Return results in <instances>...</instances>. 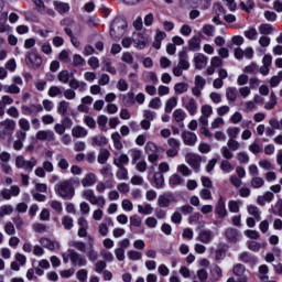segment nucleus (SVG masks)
Returning <instances> with one entry per match:
<instances>
[{
    "mask_svg": "<svg viewBox=\"0 0 282 282\" xmlns=\"http://www.w3.org/2000/svg\"><path fill=\"white\" fill-rule=\"evenodd\" d=\"M83 197L89 202L93 206H99V208H102L104 206H107V200L105 199V196H96L94 193V189H85L83 192Z\"/></svg>",
    "mask_w": 282,
    "mask_h": 282,
    "instance_id": "nucleus-8",
    "label": "nucleus"
},
{
    "mask_svg": "<svg viewBox=\"0 0 282 282\" xmlns=\"http://www.w3.org/2000/svg\"><path fill=\"white\" fill-rule=\"evenodd\" d=\"M98 182L96 174L89 172L82 178V185L84 188H88L89 186H94Z\"/></svg>",
    "mask_w": 282,
    "mask_h": 282,
    "instance_id": "nucleus-20",
    "label": "nucleus"
},
{
    "mask_svg": "<svg viewBox=\"0 0 282 282\" xmlns=\"http://www.w3.org/2000/svg\"><path fill=\"white\" fill-rule=\"evenodd\" d=\"M113 164L115 166H118V169L124 167V165L129 164V155L120 154L119 156H116Z\"/></svg>",
    "mask_w": 282,
    "mask_h": 282,
    "instance_id": "nucleus-26",
    "label": "nucleus"
},
{
    "mask_svg": "<svg viewBox=\"0 0 282 282\" xmlns=\"http://www.w3.org/2000/svg\"><path fill=\"white\" fill-rule=\"evenodd\" d=\"M53 6L55 8V10L59 13V14H65L69 11V3L67 2H58V1H54Z\"/></svg>",
    "mask_w": 282,
    "mask_h": 282,
    "instance_id": "nucleus-29",
    "label": "nucleus"
},
{
    "mask_svg": "<svg viewBox=\"0 0 282 282\" xmlns=\"http://www.w3.org/2000/svg\"><path fill=\"white\" fill-rule=\"evenodd\" d=\"M123 102L126 107H133V105H135V95L133 93H128L123 96Z\"/></svg>",
    "mask_w": 282,
    "mask_h": 282,
    "instance_id": "nucleus-49",
    "label": "nucleus"
},
{
    "mask_svg": "<svg viewBox=\"0 0 282 282\" xmlns=\"http://www.w3.org/2000/svg\"><path fill=\"white\" fill-rule=\"evenodd\" d=\"M154 184L155 188L164 187V174L162 172L154 173Z\"/></svg>",
    "mask_w": 282,
    "mask_h": 282,
    "instance_id": "nucleus-43",
    "label": "nucleus"
},
{
    "mask_svg": "<svg viewBox=\"0 0 282 282\" xmlns=\"http://www.w3.org/2000/svg\"><path fill=\"white\" fill-rule=\"evenodd\" d=\"M259 32L260 34H263L264 36H268V34H272V32H274V26H272V24H261L259 26Z\"/></svg>",
    "mask_w": 282,
    "mask_h": 282,
    "instance_id": "nucleus-44",
    "label": "nucleus"
},
{
    "mask_svg": "<svg viewBox=\"0 0 282 282\" xmlns=\"http://www.w3.org/2000/svg\"><path fill=\"white\" fill-rule=\"evenodd\" d=\"M109 226H113V220L111 218H106V223L99 224L98 231L101 237H107V235H109Z\"/></svg>",
    "mask_w": 282,
    "mask_h": 282,
    "instance_id": "nucleus-23",
    "label": "nucleus"
},
{
    "mask_svg": "<svg viewBox=\"0 0 282 282\" xmlns=\"http://www.w3.org/2000/svg\"><path fill=\"white\" fill-rule=\"evenodd\" d=\"M25 64L32 69H39L43 65V57L40 56L36 50L29 51L25 54Z\"/></svg>",
    "mask_w": 282,
    "mask_h": 282,
    "instance_id": "nucleus-6",
    "label": "nucleus"
},
{
    "mask_svg": "<svg viewBox=\"0 0 282 282\" xmlns=\"http://www.w3.org/2000/svg\"><path fill=\"white\" fill-rule=\"evenodd\" d=\"M238 90L235 87H228L226 89V98L229 100V102H235L237 100Z\"/></svg>",
    "mask_w": 282,
    "mask_h": 282,
    "instance_id": "nucleus-39",
    "label": "nucleus"
},
{
    "mask_svg": "<svg viewBox=\"0 0 282 282\" xmlns=\"http://www.w3.org/2000/svg\"><path fill=\"white\" fill-rule=\"evenodd\" d=\"M240 261H242L243 263H257V258L252 257L250 253L248 252H242L239 256Z\"/></svg>",
    "mask_w": 282,
    "mask_h": 282,
    "instance_id": "nucleus-50",
    "label": "nucleus"
},
{
    "mask_svg": "<svg viewBox=\"0 0 282 282\" xmlns=\"http://www.w3.org/2000/svg\"><path fill=\"white\" fill-rule=\"evenodd\" d=\"M4 94H21V88L17 84L4 85Z\"/></svg>",
    "mask_w": 282,
    "mask_h": 282,
    "instance_id": "nucleus-57",
    "label": "nucleus"
},
{
    "mask_svg": "<svg viewBox=\"0 0 282 282\" xmlns=\"http://www.w3.org/2000/svg\"><path fill=\"white\" fill-rule=\"evenodd\" d=\"M116 176L118 177V180H129V171L126 167H119Z\"/></svg>",
    "mask_w": 282,
    "mask_h": 282,
    "instance_id": "nucleus-63",
    "label": "nucleus"
},
{
    "mask_svg": "<svg viewBox=\"0 0 282 282\" xmlns=\"http://www.w3.org/2000/svg\"><path fill=\"white\" fill-rule=\"evenodd\" d=\"M268 272H270V269L267 264H262L258 269V279L262 282H267L270 278L268 276Z\"/></svg>",
    "mask_w": 282,
    "mask_h": 282,
    "instance_id": "nucleus-30",
    "label": "nucleus"
},
{
    "mask_svg": "<svg viewBox=\"0 0 282 282\" xmlns=\"http://www.w3.org/2000/svg\"><path fill=\"white\" fill-rule=\"evenodd\" d=\"M64 263H72L75 268H84L87 265V259L83 254L78 253L74 249H67L65 253L62 254Z\"/></svg>",
    "mask_w": 282,
    "mask_h": 282,
    "instance_id": "nucleus-2",
    "label": "nucleus"
},
{
    "mask_svg": "<svg viewBox=\"0 0 282 282\" xmlns=\"http://www.w3.org/2000/svg\"><path fill=\"white\" fill-rule=\"evenodd\" d=\"M232 272L235 276H238V282H248V276H246V265L241 263L235 264Z\"/></svg>",
    "mask_w": 282,
    "mask_h": 282,
    "instance_id": "nucleus-15",
    "label": "nucleus"
},
{
    "mask_svg": "<svg viewBox=\"0 0 282 282\" xmlns=\"http://www.w3.org/2000/svg\"><path fill=\"white\" fill-rule=\"evenodd\" d=\"M68 246L70 248H75V250H78L79 252H86V248H87L85 242L78 241V240H70V241H68Z\"/></svg>",
    "mask_w": 282,
    "mask_h": 282,
    "instance_id": "nucleus-35",
    "label": "nucleus"
},
{
    "mask_svg": "<svg viewBox=\"0 0 282 282\" xmlns=\"http://www.w3.org/2000/svg\"><path fill=\"white\" fill-rule=\"evenodd\" d=\"M245 36L249 41H257V36H259V33L257 32L256 28H250L247 31H245Z\"/></svg>",
    "mask_w": 282,
    "mask_h": 282,
    "instance_id": "nucleus-54",
    "label": "nucleus"
},
{
    "mask_svg": "<svg viewBox=\"0 0 282 282\" xmlns=\"http://www.w3.org/2000/svg\"><path fill=\"white\" fill-rule=\"evenodd\" d=\"M177 107V97H172L165 102V113H171Z\"/></svg>",
    "mask_w": 282,
    "mask_h": 282,
    "instance_id": "nucleus-41",
    "label": "nucleus"
},
{
    "mask_svg": "<svg viewBox=\"0 0 282 282\" xmlns=\"http://www.w3.org/2000/svg\"><path fill=\"white\" fill-rule=\"evenodd\" d=\"M194 65L196 69H204L208 65V57L202 53L194 56Z\"/></svg>",
    "mask_w": 282,
    "mask_h": 282,
    "instance_id": "nucleus-18",
    "label": "nucleus"
},
{
    "mask_svg": "<svg viewBox=\"0 0 282 282\" xmlns=\"http://www.w3.org/2000/svg\"><path fill=\"white\" fill-rule=\"evenodd\" d=\"M93 147H106L107 145V137L105 135H96L91 139Z\"/></svg>",
    "mask_w": 282,
    "mask_h": 282,
    "instance_id": "nucleus-37",
    "label": "nucleus"
},
{
    "mask_svg": "<svg viewBox=\"0 0 282 282\" xmlns=\"http://www.w3.org/2000/svg\"><path fill=\"white\" fill-rule=\"evenodd\" d=\"M12 213H14V207H12L11 205H2L0 207V217L12 215Z\"/></svg>",
    "mask_w": 282,
    "mask_h": 282,
    "instance_id": "nucleus-58",
    "label": "nucleus"
},
{
    "mask_svg": "<svg viewBox=\"0 0 282 282\" xmlns=\"http://www.w3.org/2000/svg\"><path fill=\"white\" fill-rule=\"evenodd\" d=\"M245 74H259V65L257 63L252 62L243 69Z\"/></svg>",
    "mask_w": 282,
    "mask_h": 282,
    "instance_id": "nucleus-60",
    "label": "nucleus"
},
{
    "mask_svg": "<svg viewBox=\"0 0 282 282\" xmlns=\"http://www.w3.org/2000/svg\"><path fill=\"white\" fill-rule=\"evenodd\" d=\"M216 215H218L220 218L228 215V210H226V200H224V197L221 196L216 205Z\"/></svg>",
    "mask_w": 282,
    "mask_h": 282,
    "instance_id": "nucleus-22",
    "label": "nucleus"
},
{
    "mask_svg": "<svg viewBox=\"0 0 282 282\" xmlns=\"http://www.w3.org/2000/svg\"><path fill=\"white\" fill-rule=\"evenodd\" d=\"M272 199H274V194L272 192H267L264 193V195L258 196L257 203L259 204V206H265V203L270 204Z\"/></svg>",
    "mask_w": 282,
    "mask_h": 282,
    "instance_id": "nucleus-27",
    "label": "nucleus"
},
{
    "mask_svg": "<svg viewBox=\"0 0 282 282\" xmlns=\"http://www.w3.org/2000/svg\"><path fill=\"white\" fill-rule=\"evenodd\" d=\"M265 184V181L261 176H252L251 178V187L252 188H261Z\"/></svg>",
    "mask_w": 282,
    "mask_h": 282,
    "instance_id": "nucleus-52",
    "label": "nucleus"
},
{
    "mask_svg": "<svg viewBox=\"0 0 282 282\" xmlns=\"http://www.w3.org/2000/svg\"><path fill=\"white\" fill-rule=\"evenodd\" d=\"M202 116L198 119V122L203 124V127H208V118L213 116V106L203 105L200 108Z\"/></svg>",
    "mask_w": 282,
    "mask_h": 282,
    "instance_id": "nucleus-10",
    "label": "nucleus"
},
{
    "mask_svg": "<svg viewBox=\"0 0 282 282\" xmlns=\"http://www.w3.org/2000/svg\"><path fill=\"white\" fill-rule=\"evenodd\" d=\"M57 79L59 80V83L67 85V83H69V70L65 69L59 72V74L57 75Z\"/></svg>",
    "mask_w": 282,
    "mask_h": 282,
    "instance_id": "nucleus-59",
    "label": "nucleus"
},
{
    "mask_svg": "<svg viewBox=\"0 0 282 282\" xmlns=\"http://www.w3.org/2000/svg\"><path fill=\"white\" fill-rule=\"evenodd\" d=\"M127 32V20L123 18H115L110 25V36L112 41H120Z\"/></svg>",
    "mask_w": 282,
    "mask_h": 282,
    "instance_id": "nucleus-3",
    "label": "nucleus"
},
{
    "mask_svg": "<svg viewBox=\"0 0 282 282\" xmlns=\"http://www.w3.org/2000/svg\"><path fill=\"white\" fill-rule=\"evenodd\" d=\"M25 140H28V137L15 133V140L13 142L14 151H21V149H23V143L25 142Z\"/></svg>",
    "mask_w": 282,
    "mask_h": 282,
    "instance_id": "nucleus-33",
    "label": "nucleus"
},
{
    "mask_svg": "<svg viewBox=\"0 0 282 282\" xmlns=\"http://www.w3.org/2000/svg\"><path fill=\"white\" fill-rule=\"evenodd\" d=\"M50 98H56V96H63V89L58 86H51L48 89Z\"/></svg>",
    "mask_w": 282,
    "mask_h": 282,
    "instance_id": "nucleus-56",
    "label": "nucleus"
},
{
    "mask_svg": "<svg viewBox=\"0 0 282 282\" xmlns=\"http://www.w3.org/2000/svg\"><path fill=\"white\" fill-rule=\"evenodd\" d=\"M55 193L62 199H74V195L76 194V188H74V178H67L58 182L55 185Z\"/></svg>",
    "mask_w": 282,
    "mask_h": 282,
    "instance_id": "nucleus-1",
    "label": "nucleus"
},
{
    "mask_svg": "<svg viewBox=\"0 0 282 282\" xmlns=\"http://www.w3.org/2000/svg\"><path fill=\"white\" fill-rule=\"evenodd\" d=\"M158 202H159L160 208H169V206H171V196L161 195V196H159Z\"/></svg>",
    "mask_w": 282,
    "mask_h": 282,
    "instance_id": "nucleus-45",
    "label": "nucleus"
},
{
    "mask_svg": "<svg viewBox=\"0 0 282 282\" xmlns=\"http://www.w3.org/2000/svg\"><path fill=\"white\" fill-rule=\"evenodd\" d=\"M86 257H88V259L90 261H97L98 260V251H96V249H94V243L90 242V246L88 248V251L86 252Z\"/></svg>",
    "mask_w": 282,
    "mask_h": 282,
    "instance_id": "nucleus-53",
    "label": "nucleus"
},
{
    "mask_svg": "<svg viewBox=\"0 0 282 282\" xmlns=\"http://www.w3.org/2000/svg\"><path fill=\"white\" fill-rule=\"evenodd\" d=\"M225 236L228 239V241H231V243H237V239H239V231L234 228H228L225 231Z\"/></svg>",
    "mask_w": 282,
    "mask_h": 282,
    "instance_id": "nucleus-28",
    "label": "nucleus"
},
{
    "mask_svg": "<svg viewBox=\"0 0 282 282\" xmlns=\"http://www.w3.org/2000/svg\"><path fill=\"white\" fill-rule=\"evenodd\" d=\"M40 243L43 246V248H46V250H61V242L56 240H51L50 238L42 237L40 238Z\"/></svg>",
    "mask_w": 282,
    "mask_h": 282,
    "instance_id": "nucleus-12",
    "label": "nucleus"
},
{
    "mask_svg": "<svg viewBox=\"0 0 282 282\" xmlns=\"http://www.w3.org/2000/svg\"><path fill=\"white\" fill-rule=\"evenodd\" d=\"M17 130V121L14 119H6L0 121V140H6L8 135H12Z\"/></svg>",
    "mask_w": 282,
    "mask_h": 282,
    "instance_id": "nucleus-5",
    "label": "nucleus"
},
{
    "mask_svg": "<svg viewBox=\"0 0 282 282\" xmlns=\"http://www.w3.org/2000/svg\"><path fill=\"white\" fill-rule=\"evenodd\" d=\"M111 140L117 151H122V149H124V145L122 144V135H120V132H113L111 134Z\"/></svg>",
    "mask_w": 282,
    "mask_h": 282,
    "instance_id": "nucleus-25",
    "label": "nucleus"
},
{
    "mask_svg": "<svg viewBox=\"0 0 282 282\" xmlns=\"http://www.w3.org/2000/svg\"><path fill=\"white\" fill-rule=\"evenodd\" d=\"M138 213L140 215H152L153 207L149 203H143V205H138Z\"/></svg>",
    "mask_w": 282,
    "mask_h": 282,
    "instance_id": "nucleus-34",
    "label": "nucleus"
},
{
    "mask_svg": "<svg viewBox=\"0 0 282 282\" xmlns=\"http://www.w3.org/2000/svg\"><path fill=\"white\" fill-rule=\"evenodd\" d=\"M127 254L130 261H140L142 259V252L137 250H129Z\"/></svg>",
    "mask_w": 282,
    "mask_h": 282,
    "instance_id": "nucleus-55",
    "label": "nucleus"
},
{
    "mask_svg": "<svg viewBox=\"0 0 282 282\" xmlns=\"http://www.w3.org/2000/svg\"><path fill=\"white\" fill-rule=\"evenodd\" d=\"M36 140H40L41 142H54L55 137H54V131L52 130H40L35 134Z\"/></svg>",
    "mask_w": 282,
    "mask_h": 282,
    "instance_id": "nucleus-16",
    "label": "nucleus"
},
{
    "mask_svg": "<svg viewBox=\"0 0 282 282\" xmlns=\"http://www.w3.org/2000/svg\"><path fill=\"white\" fill-rule=\"evenodd\" d=\"M191 69V62H188V52L186 50H183L178 53V64L173 68V74L176 77L182 76L184 74V70Z\"/></svg>",
    "mask_w": 282,
    "mask_h": 282,
    "instance_id": "nucleus-4",
    "label": "nucleus"
},
{
    "mask_svg": "<svg viewBox=\"0 0 282 282\" xmlns=\"http://www.w3.org/2000/svg\"><path fill=\"white\" fill-rule=\"evenodd\" d=\"M76 278L79 282H87V270L80 269L76 272Z\"/></svg>",
    "mask_w": 282,
    "mask_h": 282,
    "instance_id": "nucleus-64",
    "label": "nucleus"
},
{
    "mask_svg": "<svg viewBox=\"0 0 282 282\" xmlns=\"http://www.w3.org/2000/svg\"><path fill=\"white\" fill-rule=\"evenodd\" d=\"M68 85L70 87V89H79V91H85L87 89V83L85 82H80L76 78H72L69 82H68Z\"/></svg>",
    "mask_w": 282,
    "mask_h": 282,
    "instance_id": "nucleus-24",
    "label": "nucleus"
},
{
    "mask_svg": "<svg viewBox=\"0 0 282 282\" xmlns=\"http://www.w3.org/2000/svg\"><path fill=\"white\" fill-rule=\"evenodd\" d=\"M185 160L189 166L195 169V171H199V166L202 164V156L198 154L187 153Z\"/></svg>",
    "mask_w": 282,
    "mask_h": 282,
    "instance_id": "nucleus-14",
    "label": "nucleus"
},
{
    "mask_svg": "<svg viewBox=\"0 0 282 282\" xmlns=\"http://www.w3.org/2000/svg\"><path fill=\"white\" fill-rule=\"evenodd\" d=\"M189 52H199L202 50V37L195 35L188 41Z\"/></svg>",
    "mask_w": 282,
    "mask_h": 282,
    "instance_id": "nucleus-21",
    "label": "nucleus"
},
{
    "mask_svg": "<svg viewBox=\"0 0 282 282\" xmlns=\"http://www.w3.org/2000/svg\"><path fill=\"white\" fill-rule=\"evenodd\" d=\"M248 213L249 215H252L257 221H261V212L259 210V207L250 205L248 206Z\"/></svg>",
    "mask_w": 282,
    "mask_h": 282,
    "instance_id": "nucleus-46",
    "label": "nucleus"
},
{
    "mask_svg": "<svg viewBox=\"0 0 282 282\" xmlns=\"http://www.w3.org/2000/svg\"><path fill=\"white\" fill-rule=\"evenodd\" d=\"M62 226H64L65 230H72L74 228V218L70 216L62 217Z\"/></svg>",
    "mask_w": 282,
    "mask_h": 282,
    "instance_id": "nucleus-47",
    "label": "nucleus"
},
{
    "mask_svg": "<svg viewBox=\"0 0 282 282\" xmlns=\"http://www.w3.org/2000/svg\"><path fill=\"white\" fill-rule=\"evenodd\" d=\"M36 164H39V161H36V159H34V158H31L29 161L25 160V156H23V155H18L15 158L17 169H23L24 171H26V173H32V171H34V166H36Z\"/></svg>",
    "mask_w": 282,
    "mask_h": 282,
    "instance_id": "nucleus-7",
    "label": "nucleus"
},
{
    "mask_svg": "<svg viewBox=\"0 0 282 282\" xmlns=\"http://www.w3.org/2000/svg\"><path fill=\"white\" fill-rule=\"evenodd\" d=\"M182 139L184 144L187 147H194V144L197 142V134L185 130L182 132Z\"/></svg>",
    "mask_w": 282,
    "mask_h": 282,
    "instance_id": "nucleus-17",
    "label": "nucleus"
},
{
    "mask_svg": "<svg viewBox=\"0 0 282 282\" xmlns=\"http://www.w3.org/2000/svg\"><path fill=\"white\" fill-rule=\"evenodd\" d=\"M73 138H87V129L80 126H76L72 129Z\"/></svg>",
    "mask_w": 282,
    "mask_h": 282,
    "instance_id": "nucleus-31",
    "label": "nucleus"
},
{
    "mask_svg": "<svg viewBox=\"0 0 282 282\" xmlns=\"http://www.w3.org/2000/svg\"><path fill=\"white\" fill-rule=\"evenodd\" d=\"M220 169L224 173H232L235 171V166L228 160H223L220 163Z\"/></svg>",
    "mask_w": 282,
    "mask_h": 282,
    "instance_id": "nucleus-51",
    "label": "nucleus"
},
{
    "mask_svg": "<svg viewBox=\"0 0 282 282\" xmlns=\"http://www.w3.org/2000/svg\"><path fill=\"white\" fill-rule=\"evenodd\" d=\"M109 158H111V153L109 152V150L102 149L99 151V154L97 156V162L99 164H107V160H109Z\"/></svg>",
    "mask_w": 282,
    "mask_h": 282,
    "instance_id": "nucleus-32",
    "label": "nucleus"
},
{
    "mask_svg": "<svg viewBox=\"0 0 282 282\" xmlns=\"http://www.w3.org/2000/svg\"><path fill=\"white\" fill-rule=\"evenodd\" d=\"M274 107H276V95L274 94V91H271L270 101H268L264 105V109H268V111H272V109H274Z\"/></svg>",
    "mask_w": 282,
    "mask_h": 282,
    "instance_id": "nucleus-48",
    "label": "nucleus"
},
{
    "mask_svg": "<svg viewBox=\"0 0 282 282\" xmlns=\"http://www.w3.org/2000/svg\"><path fill=\"white\" fill-rule=\"evenodd\" d=\"M174 91L176 94H186V91H188V84H186V83H177V84H175Z\"/></svg>",
    "mask_w": 282,
    "mask_h": 282,
    "instance_id": "nucleus-61",
    "label": "nucleus"
},
{
    "mask_svg": "<svg viewBox=\"0 0 282 282\" xmlns=\"http://www.w3.org/2000/svg\"><path fill=\"white\" fill-rule=\"evenodd\" d=\"M56 160L58 169H61L62 171H67V169H69V162L67 161V159L63 158V154H57Z\"/></svg>",
    "mask_w": 282,
    "mask_h": 282,
    "instance_id": "nucleus-36",
    "label": "nucleus"
},
{
    "mask_svg": "<svg viewBox=\"0 0 282 282\" xmlns=\"http://www.w3.org/2000/svg\"><path fill=\"white\" fill-rule=\"evenodd\" d=\"M183 107L186 109V111L189 113V116H195L197 113V100L193 97H183Z\"/></svg>",
    "mask_w": 282,
    "mask_h": 282,
    "instance_id": "nucleus-9",
    "label": "nucleus"
},
{
    "mask_svg": "<svg viewBox=\"0 0 282 282\" xmlns=\"http://www.w3.org/2000/svg\"><path fill=\"white\" fill-rule=\"evenodd\" d=\"M173 118L175 122H184V120H186V111H184L182 108H178L174 110Z\"/></svg>",
    "mask_w": 282,
    "mask_h": 282,
    "instance_id": "nucleus-40",
    "label": "nucleus"
},
{
    "mask_svg": "<svg viewBox=\"0 0 282 282\" xmlns=\"http://www.w3.org/2000/svg\"><path fill=\"white\" fill-rule=\"evenodd\" d=\"M132 41L134 43V47H138V50H144V47H147V43H149V36L144 33H134Z\"/></svg>",
    "mask_w": 282,
    "mask_h": 282,
    "instance_id": "nucleus-11",
    "label": "nucleus"
},
{
    "mask_svg": "<svg viewBox=\"0 0 282 282\" xmlns=\"http://www.w3.org/2000/svg\"><path fill=\"white\" fill-rule=\"evenodd\" d=\"M68 111H69V102L65 100L59 101L57 106V112L59 113V116H67Z\"/></svg>",
    "mask_w": 282,
    "mask_h": 282,
    "instance_id": "nucleus-38",
    "label": "nucleus"
},
{
    "mask_svg": "<svg viewBox=\"0 0 282 282\" xmlns=\"http://www.w3.org/2000/svg\"><path fill=\"white\" fill-rule=\"evenodd\" d=\"M169 184L172 186H182L184 178L180 174H173L169 180Z\"/></svg>",
    "mask_w": 282,
    "mask_h": 282,
    "instance_id": "nucleus-42",
    "label": "nucleus"
},
{
    "mask_svg": "<svg viewBox=\"0 0 282 282\" xmlns=\"http://www.w3.org/2000/svg\"><path fill=\"white\" fill-rule=\"evenodd\" d=\"M196 241H200V243H210L213 241V231L209 229H204L196 237Z\"/></svg>",
    "mask_w": 282,
    "mask_h": 282,
    "instance_id": "nucleus-19",
    "label": "nucleus"
},
{
    "mask_svg": "<svg viewBox=\"0 0 282 282\" xmlns=\"http://www.w3.org/2000/svg\"><path fill=\"white\" fill-rule=\"evenodd\" d=\"M18 124L20 129L15 131V134L28 138V131H30L31 129L30 120H28L26 118H21L19 119Z\"/></svg>",
    "mask_w": 282,
    "mask_h": 282,
    "instance_id": "nucleus-13",
    "label": "nucleus"
},
{
    "mask_svg": "<svg viewBox=\"0 0 282 282\" xmlns=\"http://www.w3.org/2000/svg\"><path fill=\"white\" fill-rule=\"evenodd\" d=\"M50 206L53 210L57 212L58 215H61V213H63V203H61L56 199H53V200H50Z\"/></svg>",
    "mask_w": 282,
    "mask_h": 282,
    "instance_id": "nucleus-62",
    "label": "nucleus"
}]
</instances>
